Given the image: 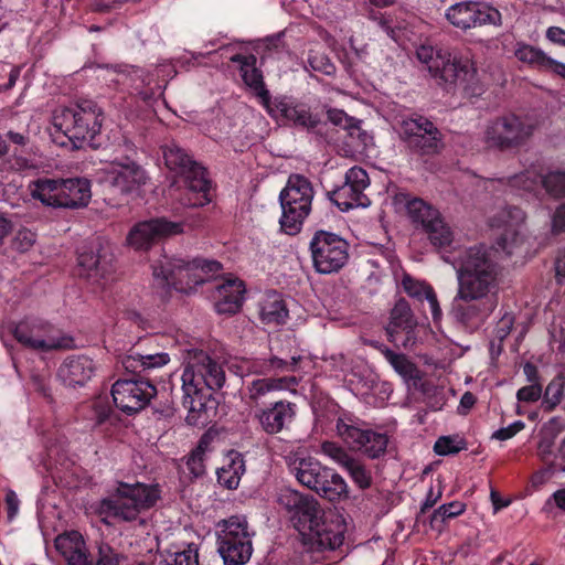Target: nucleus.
<instances>
[{
	"mask_svg": "<svg viewBox=\"0 0 565 565\" xmlns=\"http://www.w3.org/2000/svg\"><path fill=\"white\" fill-rule=\"evenodd\" d=\"M30 195L42 204L60 207L61 180L38 179L28 186Z\"/></svg>",
	"mask_w": 565,
	"mask_h": 565,
	"instance_id": "36",
	"label": "nucleus"
},
{
	"mask_svg": "<svg viewBox=\"0 0 565 565\" xmlns=\"http://www.w3.org/2000/svg\"><path fill=\"white\" fill-rule=\"evenodd\" d=\"M406 211L411 220L422 225L425 232L440 217V213L435 207L417 198L406 202Z\"/></svg>",
	"mask_w": 565,
	"mask_h": 565,
	"instance_id": "38",
	"label": "nucleus"
},
{
	"mask_svg": "<svg viewBox=\"0 0 565 565\" xmlns=\"http://www.w3.org/2000/svg\"><path fill=\"white\" fill-rule=\"evenodd\" d=\"M381 352L395 372L402 377L405 380L415 377L416 367L404 354L396 353L386 347L381 348Z\"/></svg>",
	"mask_w": 565,
	"mask_h": 565,
	"instance_id": "43",
	"label": "nucleus"
},
{
	"mask_svg": "<svg viewBox=\"0 0 565 565\" xmlns=\"http://www.w3.org/2000/svg\"><path fill=\"white\" fill-rule=\"evenodd\" d=\"M299 380L296 376L264 377L252 381L246 387L247 401L258 405L274 392L296 393Z\"/></svg>",
	"mask_w": 565,
	"mask_h": 565,
	"instance_id": "27",
	"label": "nucleus"
},
{
	"mask_svg": "<svg viewBox=\"0 0 565 565\" xmlns=\"http://www.w3.org/2000/svg\"><path fill=\"white\" fill-rule=\"evenodd\" d=\"M542 395V388L539 384H531L520 388L516 393V397L521 402H535Z\"/></svg>",
	"mask_w": 565,
	"mask_h": 565,
	"instance_id": "60",
	"label": "nucleus"
},
{
	"mask_svg": "<svg viewBox=\"0 0 565 565\" xmlns=\"http://www.w3.org/2000/svg\"><path fill=\"white\" fill-rule=\"evenodd\" d=\"M476 401V396L472 393L466 392L460 398L458 413L461 415H466L473 407Z\"/></svg>",
	"mask_w": 565,
	"mask_h": 565,
	"instance_id": "63",
	"label": "nucleus"
},
{
	"mask_svg": "<svg viewBox=\"0 0 565 565\" xmlns=\"http://www.w3.org/2000/svg\"><path fill=\"white\" fill-rule=\"evenodd\" d=\"M206 444L201 440L196 449H194L186 459V468L194 477H200L204 473V455Z\"/></svg>",
	"mask_w": 565,
	"mask_h": 565,
	"instance_id": "51",
	"label": "nucleus"
},
{
	"mask_svg": "<svg viewBox=\"0 0 565 565\" xmlns=\"http://www.w3.org/2000/svg\"><path fill=\"white\" fill-rule=\"evenodd\" d=\"M354 483L361 489H367L372 483L371 472L356 459L352 458L344 467Z\"/></svg>",
	"mask_w": 565,
	"mask_h": 565,
	"instance_id": "48",
	"label": "nucleus"
},
{
	"mask_svg": "<svg viewBox=\"0 0 565 565\" xmlns=\"http://www.w3.org/2000/svg\"><path fill=\"white\" fill-rule=\"evenodd\" d=\"M448 22L462 31L484 24H501V13L493 7L476 1L451 4L445 12Z\"/></svg>",
	"mask_w": 565,
	"mask_h": 565,
	"instance_id": "17",
	"label": "nucleus"
},
{
	"mask_svg": "<svg viewBox=\"0 0 565 565\" xmlns=\"http://www.w3.org/2000/svg\"><path fill=\"white\" fill-rule=\"evenodd\" d=\"M297 358H292L290 362L277 356H273L268 361L243 359L239 362V365H237L235 372L239 376H245L250 373L267 374L275 371L290 370L297 364Z\"/></svg>",
	"mask_w": 565,
	"mask_h": 565,
	"instance_id": "34",
	"label": "nucleus"
},
{
	"mask_svg": "<svg viewBox=\"0 0 565 565\" xmlns=\"http://www.w3.org/2000/svg\"><path fill=\"white\" fill-rule=\"evenodd\" d=\"M53 126L61 131L75 148L92 145L102 128V111L92 100H83L70 107L55 110Z\"/></svg>",
	"mask_w": 565,
	"mask_h": 565,
	"instance_id": "4",
	"label": "nucleus"
},
{
	"mask_svg": "<svg viewBox=\"0 0 565 565\" xmlns=\"http://www.w3.org/2000/svg\"><path fill=\"white\" fill-rule=\"evenodd\" d=\"M515 56L521 62L543 67L547 61V56L542 51L526 44L519 45Z\"/></svg>",
	"mask_w": 565,
	"mask_h": 565,
	"instance_id": "50",
	"label": "nucleus"
},
{
	"mask_svg": "<svg viewBox=\"0 0 565 565\" xmlns=\"http://www.w3.org/2000/svg\"><path fill=\"white\" fill-rule=\"evenodd\" d=\"M13 337L22 345L35 351L66 348L68 340L54 334L53 328L41 321H22L13 329Z\"/></svg>",
	"mask_w": 565,
	"mask_h": 565,
	"instance_id": "19",
	"label": "nucleus"
},
{
	"mask_svg": "<svg viewBox=\"0 0 565 565\" xmlns=\"http://www.w3.org/2000/svg\"><path fill=\"white\" fill-rule=\"evenodd\" d=\"M90 184L86 179L61 180L60 207L85 206L90 200Z\"/></svg>",
	"mask_w": 565,
	"mask_h": 565,
	"instance_id": "31",
	"label": "nucleus"
},
{
	"mask_svg": "<svg viewBox=\"0 0 565 565\" xmlns=\"http://www.w3.org/2000/svg\"><path fill=\"white\" fill-rule=\"evenodd\" d=\"M524 221V212L515 206H502L489 215V225L497 231L498 250L512 255L522 247L525 241Z\"/></svg>",
	"mask_w": 565,
	"mask_h": 565,
	"instance_id": "11",
	"label": "nucleus"
},
{
	"mask_svg": "<svg viewBox=\"0 0 565 565\" xmlns=\"http://www.w3.org/2000/svg\"><path fill=\"white\" fill-rule=\"evenodd\" d=\"M163 158L166 166L179 173L184 181L186 199L182 200L185 206H204L210 199V181L204 168L194 162L184 149L175 143L164 147Z\"/></svg>",
	"mask_w": 565,
	"mask_h": 565,
	"instance_id": "8",
	"label": "nucleus"
},
{
	"mask_svg": "<svg viewBox=\"0 0 565 565\" xmlns=\"http://www.w3.org/2000/svg\"><path fill=\"white\" fill-rule=\"evenodd\" d=\"M245 471L244 460L239 454H231L226 462L217 469V481L227 489H236Z\"/></svg>",
	"mask_w": 565,
	"mask_h": 565,
	"instance_id": "37",
	"label": "nucleus"
},
{
	"mask_svg": "<svg viewBox=\"0 0 565 565\" xmlns=\"http://www.w3.org/2000/svg\"><path fill=\"white\" fill-rule=\"evenodd\" d=\"M220 270L221 264L216 260L163 257L159 264L153 265V277L181 292H190Z\"/></svg>",
	"mask_w": 565,
	"mask_h": 565,
	"instance_id": "5",
	"label": "nucleus"
},
{
	"mask_svg": "<svg viewBox=\"0 0 565 565\" xmlns=\"http://www.w3.org/2000/svg\"><path fill=\"white\" fill-rule=\"evenodd\" d=\"M55 548L66 565H89V552L83 535L77 531L60 534L55 539Z\"/></svg>",
	"mask_w": 565,
	"mask_h": 565,
	"instance_id": "26",
	"label": "nucleus"
},
{
	"mask_svg": "<svg viewBox=\"0 0 565 565\" xmlns=\"http://www.w3.org/2000/svg\"><path fill=\"white\" fill-rule=\"evenodd\" d=\"M369 429H362L340 418L337 423L338 435L353 449L359 450Z\"/></svg>",
	"mask_w": 565,
	"mask_h": 565,
	"instance_id": "44",
	"label": "nucleus"
},
{
	"mask_svg": "<svg viewBox=\"0 0 565 565\" xmlns=\"http://www.w3.org/2000/svg\"><path fill=\"white\" fill-rule=\"evenodd\" d=\"M296 414V404L277 401L270 406L256 409L254 417L266 434L276 435L292 423Z\"/></svg>",
	"mask_w": 565,
	"mask_h": 565,
	"instance_id": "24",
	"label": "nucleus"
},
{
	"mask_svg": "<svg viewBox=\"0 0 565 565\" xmlns=\"http://www.w3.org/2000/svg\"><path fill=\"white\" fill-rule=\"evenodd\" d=\"M553 472L554 468L552 465L535 471L531 478L532 486L535 488L542 487L552 478Z\"/></svg>",
	"mask_w": 565,
	"mask_h": 565,
	"instance_id": "61",
	"label": "nucleus"
},
{
	"mask_svg": "<svg viewBox=\"0 0 565 565\" xmlns=\"http://www.w3.org/2000/svg\"><path fill=\"white\" fill-rule=\"evenodd\" d=\"M345 182L355 188L365 190L370 185V179L366 171L360 167H353L345 173Z\"/></svg>",
	"mask_w": 565,
	"mask_h": 565,
	"instance_id": "54",
	"label": "nucleus"
},
{
	"mask_svg": "<svg viewBox=\"0 0 565 565\" xmlns=\"http://www.w3.org/2000/svg\"><path fill=\"white\" fill-rule=\"evenodd\" d=\"M444 259L456 268L459 299H497L500 268L492 250L484 246H475L460 253L458 259L449 256H444Z\"/></svg>",
	"mask_w": 565,
	"mask_h": 565,
	"instance_id": "2",
	"label": "nucleus"
},
{
	"mask_svg": "<svg viewBox=\"0 0 565 565\" xmlns=\"http://www.w3.org/2000/svg\"><path fill=\"white\" fill-rule=\"evenodd\" d=\"M113 260V254L99 244L84 247L77 257V275L90 285L104 288L111 279Z\"/></svg>",
	"mask_w": 565,
	"mask_h": 565,
	"instance_id": "16",
	"label": "nucleus"
},
{
	"mask_svg": "<svg viewBox=\"0 0 565 565\" xmlns=\"http://www.w3.org/2000/svg\"><path fill=\"white\" fill-rule=\"evenodd\" d=\"M433 245L444 248L450 246L454 241V233L441 216L426 231Z\"/></svg>",
	"mask_w": 565,
	"mask_h": 565,
	"instance_id": "46",
	"label": "nucleus"
},
{
	"mask_svg": "<svg viewBox=\"0 0 565 565\" xmlns=\"http://www.w3.org/2000/svg\"><path fill=\"white\" fill-rule=\"evenodd\" d=\"M182 380V404L189 413L202 412L210 391L220 390L225 383L221 364L199 349L186 351Z\"/></svg>",
	"mask_w": 565,
	"mask_h": 565,
	"instance_id": "3",
	"label": "nucleus"
},
{
	"mask_svg": "<svg viewBox=\"0 0 565 565\" xmlns=\"http://www.w3.org/2000/svg\"><path fill=\"white\" fill-rule=\"evenodd\" d=\"M170 355L166 352L142 354V362H145V371L160 369L170 362Z\"/></svg>",
	"mask_w": 565,
	"mask_h": 565,
	"instance_id": "56",
	"label": "nucleus"
},
{
	"mask_svg": "<svg viewBox=\"0 0 565 565\" xmlns=\"http://www.w3.org/2000/svg\"><path fill=\"white\" fill-rule=\"evenodd\" d=\"M524 423L521 420H516L510 424L508 427L500 428L492 434V438L498 440H508L515 436L519 431L524 428Z\"/></svg>",
	"mask_w": 565,
	"mask_h": 565,
	"instance_id": "59",
	"label": "nucleus"
},
{
	"mask_svg": "<svg viewBox=\"0 0 565 565\" xmlns=\"http://www.w3.org/2000/svg\"><path fill=\"white\" fill-rule=\"evenodd\" d=\"M164 565H199V553L195 544L184 547L173 546L163 553Z\"/></svg>",
	"mask_w": 565,
	"mask_h": 565,
	"instance_id": "40",
	"label": "nucleus"
},
{
	"mask_svg": "<svg viewBox=\"0 0 565 565\" xmlns=\"http://www.w3.org/2000/svg\"><path fill=\"white\" fill-rule=\"evenodd\" d=\"M290 470L296 479L310 490L318 491L322 480L329 475V468L323 467L312 457L295 458L290 465Z\"/></svg>",
	"mask_w": 565,
	"mask_h": 565,
	"instance_id": "29",
	"label": "nucleus"
},
{
	"mask_svg": "<svg viewBox=\"0 0 565 565\" xmlns=\"http://www.w3.org/2000/svg\"><path fill=\"white\" fill-rule=\"evenodd\" d=\"M416 55L434 77L445 83L459 85L468 90L477 82V71L469 56L435 50L426 45H422Z\"/></svg>",
	"mask_w": 565,
	"mask_h": 565,
	"instance_id": "6",
	"label": "nucleus"
},
{
	"mask_svg": "<svg viewBox=\"0 0 565 565\" xmlns=\"http://www.w3.org/2000/svg\"><path fill=\"white\" fill-rule=\"evenodd\" d=\"M244 282L237 278L226 279L216 287L215 309L218 313H235L242 306Z\"/></svg>",
	"mask_w": 565,
	"mask_h": 565,
	"instance_id": "30",
	"label": "nucleus"
},
{
	"mask_svg": "<svg viewBox=\"0 0 565 565\" xmlns=\"http://www.w3.org/2000/svg\"><path fill=\"white\" fill-rule=\"evenodd\" d=\"M328 119L335 126H340L343 129L348 130L355 118L348 116L341 109H329L328 110Z\"/></svg>",
	"mask_w": 565,
	"mask_h": 565,
	"instance_id": "58",
	"label": "nucleus"
},
{
	"mask_svg": "<svg viewBox=\"0 0 565 565\" xmlns=\"http://www.w3.org/2000/svg\"><path fill=\"white\" fill-rule=\"evenodd\" d=\"M403 288L405 292L419 301L427 300L433 319L435 322L441 319L443 312L433 287L423 281L412 278L411 276H405L402 281Z\"/></svg>",
	"mask_w": 565,
	"mask_h": 565,
	"instance_id": "33",
	"label": "nucleus"
},
{
	"mask_svg": "<svg viewBox=\"0 0 565 565\" xmlns=\"http://www.w3.org/2000/svg\"><path fill=\"white\" fill-rule=\"evenodd\" d=\"M277 502L289 513L294 526L311 548L335 550L342 545L345 526L341 516L324 512L312 497L284 488Z\"/></svg>",
	"mask_w": 565,
	"mask_h": 565,
	"instance_id": "1",
	"label": "nucleus"
},
{
	"mask_svg": "<svg viewBox=\"0 0 565 565\" xmlns=\"http://www.w3.org/2000/svg\"><path fill=\"white\" fill-rule=\"evenodd\" d=\"M259 318L265 324L278 326L286 322L288 309L277 292L267 294L259 302Z\"/></svg>",
	"mask_w": 565,
	"mask_h": 565,
	"instance_id": "35",
	"label": "nucleus"
},
{
	"mask_svg": "<svg viewBox=\"0 0 565 565\" xmlns=\"http://www.w3.org/2000/svg\"><path fill=\"white\" fill-rule=\"evenodd\" d=\"M308 63L312 70L324 74H330L333 71V65L324 56H309Z\"/></svg>",
	"mask_w": 565,
	"mask_h": 565,
	"instance_id": "62",
	"label": "nucleus"
},
{
	"mask_svg": "<svg viewBox=\"0 0 565 565\" xmlns=\"http://www.w3.org/2000/svg\"><path fill=\"white\" fill-rule=\"evenodd\" d=\"M498 305V299L484 301L454 298L451 313L454 318L465 326H473L487 319Z\"/></svg>",
	"mask_w": 565,
	"mask_h": 565,
	"instance_id": "28",
	"label": "nucleus"
},
{
	"mask_svg": "<svg viewBox=\"0 0 565 565\" xmlns=\"http://www.w3.org/2000/svg\"><path fill=\"white\" fill-rule=\"evenodd\" d=\"M96 177L99 183L126 194L137 192L148 180L145 169L129 158L104 164L97 170Z\"/></svg>",
	"mask_w": 565,
	"mask_h": 565,
	"instance_id": "15",
	"label": "nucleus"
},
{
	"mask_svg": "<svg viewBox=\"0 0 565 565\" xmlns=\"http://www.w3.org/2000/svg\"><path fill=\"white\" fill-rule=\"evenodd\" d=\"M158 484L120 482L116 491L100 502V511L124 521H135L160 499Z\"/></svg>",
	"mask_w": 565,
	"mask_h": 565,
	"instance_id": "7",
	"label": "nucleus"
},
{
	"mask_svg": "<svg viewBox=\"0 0 565 565\" xmlns=\"http://www.w3.org/2000/svg\"><path fill=\"white\" fill-rule=\"evenodd\" d=\"M35 234L26 228L20 230L13 239V247L19 252L29 250L35 243Z\"/></svg>",
	"mask_w": 565,
	"mask_h": 565,
	"instance_id": "55",
	"label": "nucleus"
},
{
	"mask_svg": "<svg viewBox=\"0 0 565 565\" xmlns=\"http://www.w3.org/2000/svg\"><path fill=\"white\" fill-rule=\"evenodd\" d=\"M269 116L277 120H286L303 128H315L320 118L311 113L308 105L295 103L288 97H277L266 107Z\"/></svg>",
	"mask_w": 565,
	"mask_h": 565,
	"instance_id": "23",
	"label": "nucleus"
},
{
	"mask_svg": "<svg viewBox=\"0 0 565 565\" xmlns=\"http://www.w3.org/2000/svg\"><path fill=\"white\" fill-rule=\"evenodd\" d=\"M97 552L92 554L89 565H128V557L106 542H99Z\"/></svg>",
	"mask_w": 565,
	"mask_h": 565,
	"instance_id": "42",
	"label": "nucleus"
},
{
	"mask_svg": "<svg viewBox=\"0 0 565 565\" xmlns=\"http://www.w3.org/2000/svg\"><path fill=\"white\" fill-rule=\"evenodd\" d=\"M311 182L300 174H291L279 199L282 209L280 225L285 233L294 235L300 231L302 222L311 211L313 199Z\"/></svg>",
	"mask_w": 565,
	"mask_h": 565,
	"instance_id": "9",
	"label": "nucleus"
},
{
	"mask_svg": "<svg viewBox=\"0 0 565 565\" xmlns=\"http://www.w3.org/2000/svg\"><path fill=\"white\" fill-rule=\"evenodd\" d=\"M96 372L95 362L86 355H72L58 367L60 380L70 387H81L92 380Z\"/></svg>",
	"mask_w": 565,
	"mask_h": 565,
	"instance_id": "25",
	"label": "nucleus"
},
{
	"mask_svg": "<svg viewBox=\"0 0 565 565\" xmlns=\"http://www.w3.org/2000/svg\"><path fill=\"white\" fill-rule=\"evenodd\" d=\"M182 223L164 217L137 223L127 235V243L136 250H147L160 239L182 233Z\"/></svg>",
	"mask_w": 565,
	"mask_h": 565,
	"instance_id": "20",
	"label": "nucleus"
},
{
	"mask_svg": "<svg viewBox=\"0 0 565 565\" xmlns=\"http://www.w3.org/2000/svg\"><path fill=\"white\" fill-rule=\"evenodd\" d=\"M465 510L466 504L460 501L443 504L433 513L430 524L435 526L438 523H445L447 520L462 514Z\"/></svg>",
	"mask_w": 565,
	"mask_h": 565,
	"instance_id": "47",
	"label": "nucleus"
},
{
	"mask_svg": "<svg viewBox=\"0 0 565 565\" xmlns=\"http://www.w3.org/2000/svg\"><path fill=\"white\" fill-rule=\"evenodd\" d=\"M360 124L361 121L355 119L347 131L350 139L349 143L356 150H364L372 143L373 138L361 128Z\"/></svg>",
	"mask_w": 565,
	"mask_h": 565,
	"instance_id": "49",
	"label": "nucleus"
},
{
	"mask_svg": "<svg viewBox=\"0 0 565 565\" xmlns=\"http://www.w3.org/2000/svg\"><path fill=\"white\" fill-rule=\"evenodd\" d=\"M533 130V125L510 114L487 124L483 131V141L490 148H515L525 142Z\"/></svg>",
	"mask_w": 565,
	"mask_h": 565,
	"instance_id": "14",
	"label": "nucleus"
},
{
	"mask_svg": "<svg viewBox=\"0 0 565 565\" xmlns=\"http://www.w3.org/2000/svg\"><path fill=\"white\" fill-rule=\"evenodd\" d=\"M465 448V441L461 438L443 436L437 439L434 450L437 455L447 456L457 454Z\"/></svg>",
	"mask_w": 565,
	"mask_h": 565,
	"instance_id": "52",
	"label": "nucleus"
},
{
	"mask_svg": "<svg viewBox=\"0 0 565 565\" xmlns=\"http://www.w3.org/2000/svg\"><path fill=\"white\" fill-rule=\"evenodd\" d=\"M546 38L553 42L565 46V30L558 26H551L546 31Z\"/></svg>",
	"mask_w": 565,
	"mask_h": 565,
	"instance_id": "64",
	"label": "nucleus"
},
{
	"mask_svg": "<svg viewBox=\"0 0 565 565\" xmlns=\"http://www.w3.org/2000/svg\"><path fill=\"white\" fill-rule=\"evenodd\" d=\"M321 452L343 469L352 459L342 447L332 441H324L321 445Z\"/></svg>",
	"mask_w": 565,
	"mask_h": 565,
	"instance_id": "53",
	"label": "nucleus"
},
{
	"mask_svg": "<svg viewBox=\"0 0 565 565\" xmlns=\"http://www.w3.org/2000/svg\"><path fill=\"white\" fill-rule=\"evenodd\" d=\"M231 60L241 64L244 83L257 93L262 105L266 108L271 99L269 92L264 86L262 73L254 66L255 58L253 56L234 55Z\"/></svg>",
	"mask_w": 565,
	"mask_h": 565,
	"instance_id": "32",
	"label": "nucleus"
},
{
	"mask_svg": "<svg viewBox=\"0 0 565 565\" xmlns=\"http://www.w3.org/2000/svg\"><path fill=\"white\" fill-rule=\"evenodd\" d=\"M317 493L330 501H337L348 495V483L339 475L329 469V475L323 478Z\"/></svg>",
	"mask_w": 565,
	"mask_h": 565,
	"instance_id": "41",
	"label": "nucleus"
},
{
	"mask_svg": "<svg viewBox=\"0 0 565 565\" xmlns=\"http://www.w3.org/2000/svg\"><path fill=\"white\" fill-rule=\"evenodd\" d=\"M417 321L405 300H398L386 327L388 340L397 347L412 349L417 343Z\"/></svg>",
	"mask_w": 565,
	"mask_h": 565,
	"instance_id": "22",
	"label": "nucleus"
},
{
	"mask_svg": "<svg viewBox=\"0 0 565 565\" xmlns=\"http://www.w3.org/2000/svg\"><path fill=\"white\" fill-rule=\"evenodd\" d=\"M509 183L518 191L532 192L539 184H542L545 191L555 198L565 196V172L553 171L541 178L536 169L526 170L509 179ZM552 226L555 232L565 230V203L555 212Z\"/></svg>",
	"mask_w": 565,
	"mask_h": 565,
	"instance_id": "12",
	"label": "nucleus"
},
{
	"mask_svg": "<svg viewBox=\"0 0 565 565\" xmlns=\"http://www.w3.org/2000/svg\"><path fill=\"white\" fill-rule=\"evenodd\" d=\"M156 394L154 385L143 380H118L111 387L115 405L125 413L141 411Z\"/></svg>",
	"mask_w": 565,
	"mask_h": 565,
	"instance_id": "18",
	"label": "nucleus"
},
{
	"mask_svg": "<svg viewBox=\"0 0 565 565\" xmlns=\"http://www.w3.org/2000/svg\"><path fill=\"white\" fill-rule=\"evenodd\" d=\"M388 438L385 434L367 430L360 451H363L371 458H377L386 450Z\"/></svg>",
	"mask_w": 565,
	"mask_h": 565,
	"instance_id": "45",
	"label": "nucleus"
},
{
	"mask_svg": "<svg viewBox=\"0 0 565 565\" xmlns=\"http://www.w3.org/2000/svg\"><path fill=\"white\" fill-rule=\"evenodd\" d=\"M217 535L218 553L225 565H243L249 561L253 553L252 537L248 523L244 516H231L223 520Z\"/></svg>",
	"mask_w": 565,
	"mask_h": 565,
	"instance_id": "10",
	"label": "nucleus"
},
{
	"mask_svg": "<svg viewBox=\"0 0 565 565\" xmlns=\"http://www.w3.org/2000/svg\"><path fill=\"white\" fill-rule=\"evenodd\" d=\"M122 367L130 373L145 372V362H142V354L130 353L122 358Z\"/></svg>",
	"mask_w": 565,
	"mask_h": 565,
	"instance_id": "57",
	"label": "nucleus"
},
{
	"mask_svg": "<svg viewBox=\"0 0 565 565\" xmlns=\"http://www.w3.org/2000/svg\"><path fill=\"white\" fill-rule=\"evenodd\" d=\"M333 200L342 211H348L353 207L362 206L365 207L370 204L367 196L364 194V190L355 188L347 182L334 191Z\"/></svg>",
	"mask_w": 565,
	"mask_h": 565,
	"instance_id": "39",
	"label": "nucleus"
},
{
	"mask_svg": "<svg viewBox=\"0 0 565 565\" xmlns=\"http://www.w3.org/2000/svg\"><path fill=\"white\" fill-rule=\"evenodd\" d=\"M401 135L408 147L422 153H433L441 147V134L427 118L418 116L404 119Z\"/></svg>",
	"mask_w": 565,
	"mask_h": 565,
	"instance_id": "21",
	"label": "nucleus"
},
{
	"mask_svg": "<svg viewBox=\"0 0 565 565\" xmlns=\"http://www.w3.org/2000/svg\"><path fill=\"white\" fill-rule=\"evenodd\" d=\"M313 266L318 273L332 274L341 269L349 258V244L337 234L319 231L310 242Z\"/></svg>",
	"mask_w": 565,
	"mask_h": 565,
	"instance_id": "13",
	"label": "nucleus"
}]
</instances>
